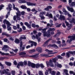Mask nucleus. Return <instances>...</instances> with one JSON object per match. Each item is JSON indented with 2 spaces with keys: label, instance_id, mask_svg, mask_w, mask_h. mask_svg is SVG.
Masks as SVG:
<instances>
[{
  "label": "nucleus",
  "instance_id": "f257e3e1",
  "mask_svg": "<svg viewBox=\"0 0 75 75\" xmlns=\"http://www.w3.org/2000/svg\"><path fill=\"white\" fill-rule=\"evenodd\" d=\"M58 58L57 57H56L55 58H53L52 60L51 59H50L49 60V62H48V61H46V63L47 66H48V65H50V66L52 67H54V63H53V62L55 63L54 64L55 65V64L57 63V61H58Z\"/></svg>",
  "mask_w": 75,
  "mask_h": 75
},
{
  "label": "nucleus",
  "instance_id": "f03ea898",
  "mask_svg": "<svg viewBox=\"0 0 75 75\" xmlns=\"http://www.w3.org/2000/svg\"><path fill=\"white\" fill-rule=\"evenodd\" d=\"M28 42H29V43H30V44H31V45L30 46L29 45H28V46H26V48L27 49H28V48H30V47H33V45L35 46H36L37 45V44L36 42H34L31 40H29Z\"/></svg>",
  "mask_w": 75,
  "mask_h": 75
},
{
  "label": "nucleus",
  "instance_id": "7ed1b4c3",
  "mask_svg": "<svg viewBox=\"0 0 75 75\" xmlns=\"http://www.w3.org/2000/svg\"><path fill=\"white\" fill-rule=\"evenodd\" d=\"M68 38L70 39L69 40L68 39L67 41V42L70 43V42H72L73 40H75V35H73L72 36H69L68 37Z\"/></svg>",
  "mask_w": 75,
  "mask_h": 75
},
{
  "label": "nucleus",
  "instance_id": "20e7f679",
  "mask_svg": "<svg viewBox=\"0 0 75 75\" xmlns=\"http://www.w3.org/2000/svg\"><path fill=\"white\" fill-rule=\"evenodd\" d=\"M55 29L54 28H50L48 30L47 32V37H51V34H50V33L51 31H55Z\"/></svg>",
  "mask_w": 75,
  "mask_h": 75
},
{
  "label": "nucleus",
  "instance_id": "39448f33",
  "mask_svg": "<svg viewBox=\"0 0 75 75\" xmlns=\"http://www.w3.org/2000/svg\"><path fill=\"white\" fill-rule=\"evenodd\" d=\"M26 37L23 35L21 36V37L19 38V40L21 41L20 43V48H21L22 47H23V42H22V41L23 40H26Z\"/></svg>",
  "mask_w": 75,
  "mask_h": 75
},
{
  "label": "nucleus",
  "instance_id": "423d86ee",
  "mask_svg": "<svg viewBox=\"0 0 75 75\" xmlns=\"http://www.w3.org/2000/svg\"><path fill=\"white\" fill-rule=\"evenodd\" d=\"M46 30H47V28L43 29L42 31V33H43L44 37H47V32H46Z\"/></svg>",
  "mask_w": 75,
  "mask_h": 75
},
{
  "label": "nucleus",
  "instance_id": "0eeeda50",
  "mask_svg": "<svg viewBox=\"0 0 75 75\" xmlns=\"http://www.w3.org/2000/svg\"><path fill=\"white\" fill-rule=\"evenodd\" d=\"M42 34V33H38V35H38H36V39H37L38 41V42H40L41 41V38H40V35H41Z\"/></svg>",
  "mask_w": 75,
  "mask_h": 75
},
{
  "label": "nucleus",
  "instance_id": "6e6552de",
  "mask_svg": "<svg viewBox=\"0 0 75 75\" xmlns=\"http://www.w3.org/2000/svg\"><path fill=\"white\" fill-rule=\"evenodd\" d=\"M28 65L29 67H31L32 68H34L35 67V64L34 63H32L30 62H28Z\"/></svg>",
  "mask_w": 75,
  "mask_h": 75
},
{
  "label": "nucleus",
  "instance_id": "1a4fd4ad",
  "mask_svg": "<svg viewBox=\"0 0 75 75\" xmlns=\"http://www.w3.org/2000/svg\"><path fill=\"white\" fill-rule=\"evenodd\" d=\"M8 49V47L7 45H4V47L2 48V50H4L5 52H7Z\"/></svg>",
  "mask_w": 75,
  "mask_h": 75
},
{
  "label": "nucleus",
  "instance_id": "9d476101",
  "mask_svg": "<svg viewBox=\"0 0 75 75\" xmlns=\"http://www.w3.org/2000/svg\"><path fill=\"white\" fill-rule=\"evenodd\" d=\"M27 4L28 6H37V4L35 3H31V2H27Z\"/></svg>",
  "mask_w": 75,
  "mask_h": 75
},
{
  "label": "nucleus",
  "instance_id": "9b49d317",
  "mask_svg": "<svg viewBox=\"0 0 75 75\" xmlns=\"http://www.w3.org/2000/svg\"><path fill=\"white\" fill-rule=\"evenodd\" d=\"M8 8H7L6 10H8V11H11V8H12V5L11 4H9L8 5Z\"/></svg>",
  "mask_w": 75,
  "mask_h": 75
},
{
  "label": "nucleus",
  "instance_id": "f8f14e48",
  "mask_svg": "<svg viewBox=\"0 0 75 75\" xmlns=\"http://www.w3.org/2000/svg\"><path fill=\"white\" fill-rule=\"evenodd\" d=\"M20 66H24V64H23V62H20L19 63L17 64V67L18 68H20Z\"/></svg>",
  "mask_w": 75,
  "mask_h": 75
},
{
  "label": "nucleus",
  "instance_id": "ddd939ff",
  "mask_svg": "<svg viewBox=\"0 0 75 75\" xmlns=\"http://www.w3.org/2000/svg\"><path fill=\"white\" fill-rule=\"evenodd\" d=\"M45 51L46 52H48V54H55V53H57V52H54V53H51V52H52V50H48V49H47L45 50Z\"/></svg>",
  "mask_w": 75,
  "mask_h": 75
},
{
  "label": "nucleus",
  "instance_id": "4468645a",
  "mask_svg": "<svg viewBox=\"0 0 75 75\" xmlns=\"http://www.w3.org/2000/svg\"><path fill=\"white\" fill-rule=\"evenodd\" d=\"M59 19H60V20H65V16L62 15H61L60 16L59 18Z\"/></svg>",
  "mask_w": 75,
  "mask_h": 75
},
{
  "label": "nucleus",
  "instance_id": "2eb2a0df",
  "mask_svg": "<svg viewBox=\"0 0 75 75\" xmlns=\"http://www.w3.org/2000/svg\"><path fill=\"white\" fill-rule=\"evenodd\" d=\"M52 70L51 69H49L48 71L46 70V72H45V75H47L48 74V72H49L51 74V71Z\"/></svg>",
  "mask_w": 75,
  "mask_h": 75
},
{
  "label": "nucleus",
  "instance_id": "dca6fc26",
  "mask_svg": "<svg viewBox=\"0 0 75 75\" xmlns=\"http://www.w3.org/2000/svg\"><path fill=\"white\" fill-rule=\"evenodd\" d=\"M36 51H37L39 52H42V48L40 47H38L36 49Z\"/></svg>",
  "mask_w": 75,
  "mask_h": 75
},
{
  "label": "nucleus",
  "instance_id": "f3484780",
  "mask_svg": "<svg viewBox=\"0 0 75 75\" xmlns=\"http://www.w3.org/2000/svg\"><path fill=\"white\" fill-rule=\"evenodd\" d=\"M67 7L69 11H71V13H73V12L74 11V9H73L72 8H70L69 6H67Z\"/></svg>",
  "mask_w": 75,
  "mask_h": 75
},
{
  "label": "nucleus",
  "instance_id": "a211bd4d",
  "mask_svg": "<svg viewBox=\"0 0 75 75\" xmlns=\"http://www.w3.org/2000/svg\"><path fill=\"white\" fill-rule=\"evenodd\" d=\"M17 16V18L18 20H19V21L20 20H21V18L20 17V16H21V13H17L16 14Z\"/></svg>",
  "mask_w": 75,
  "mask_h": 75
},
{
  "label": "nucleus",
  "instance_id": "6ab92c4d",
  "mask_svg": "<svg viewBox=\"0 0 75 75\" xmlns=\"http://www.w3.org/2000/svg\"><path fill=\"white\" fill-rule=\"evenodd\" d=\"M28 57H31L32 58H37V57H38V54H36L31 56H28Z\"/></svg>",
  "mask_w": 75,
  "mask_h": 75
},
{
  "label": "nucleus",
  "instance_id": "aec40b11",
  "mask_svg": "<svg viewBox=\"0 0 75 75\" xmlns=\"http://www.w3.org/2000/svg\"><path fill=\"white\" fill-rule=\"evenodd\" d=\"M3 23H5L7 25L10 24V22H8V21H7L6 19H5L4 20Z\"/></svg>",
  "mask_w": 75,
  "mask_h": 75
},
{
  "label": "nucleus",
  "instance_id": "412c9836",
  "mask_svg": "<svg viewBox=\"0 0 75 75\" xmlns=\"http://www.w3.org/2000/svg\"><path fill=\"white\" fill-rule=\"evenodd\" d=\"M18 3H26L27 1L25 0H20L18 1Z\"/></svg>",
  "mask_w": 75,
  "mask_h": 75
},
{
  "label": "nucleus",
  "instance_id": "4be33fe9",
  "mask_svg": "<svg viewBox=\"0 0 75 75\" xmlns=\"http://www.w3.org/2000/svg\"><path fill=\"white\" fill-rule=\"evenodd\" d=\"M11 25V24H9V25H7V30L8 31H11V27L10 26Z\"/></svg>",
  "mask_w": 75,
  "mask_h": 75
},
{
  "label": "nucleus",
  "instance_id": "5701e85b",
  "mask_svg": "<svg viewBox=\"0 0 75 75\" xmlns=\"http://www.w3.org/2000/svg\"><path fill=\"white\" fill-rule=\"evenodd\" d=\"M55 66H57L59 68H61V67H62V65L60 64H58V62L55 64Z\"/></svg>",
  "mask_w": 75,
  "mask_h": 75
},
{
  "label": "nucleus",
  "instance_id": "b1692460",
  "mask_svg": "<svg viewBox=\"0 0 75 75\" xmlns=\"http://www.w3.org/2000/svg\"><path fill=\"white\" fill-rule=\"evenodd\" d=\"M2 35L3 36L6 35V37H11V35H9V34H7L6 33H4V32L2 34Z\"/></svg>",
  "mask_w": 75,
  "mask_h": 75
},
{
  "label": "nucleus",
  "instance_id": "393cba45",
  "mask_svg": "<svg viewBox=\"0 0 75 75\" xmlns=\"http://www.w3.org/2000/svg\"><path fill=\"white\" fill-rule=\"evenodd\" d=\"M75 18H72V20L71 21H70V23H71V24H72V23H74V24H75Z\"/></svg>",
  "mask_w": 75,
  "mask_h": 75
},
{
  "label": "nucleus",
  "instance_id": "a878e982",
  "mask_svg": "<svg viewBox=\"0 0 75 75\" xmlns=\"http://www.w3.org/2000/svg\"><path fill=\"white\" fill-rule=\"evenodd\" d=\"M14 10H16L17 11V13H16V14H19L20 13H21V12L19 11V10H18V8L17 7H15L14 9H13Z\"/></svg>",
  "mask_w": 75,
  "mask_h": 75
},
{
  "label": "nucleus",
  "instance_id": "bb28decb",
  "mask_svg": "<svg viewBox=\"0 0 75 75\" xmlns=\"http://www.w3.org/2000/svg\"><path fill=\"white\" fill-rule=\"evenodd\" d=\"M5 64L8 66V67H10L11 65V63L9 62H5Z\"/></svg>",
  "mask_w": 75,
  "mask_h": 75
},
{
  "label": "nucleus",
  "instance_id": "cd10ccee",
  "mask_svg": "<svg viewBox=\"0 0 75 75\" xmlns=\"http://www.w3.org/2000/svg\"><path fill=\"white\" fill-rule=\"evenodd\" d=\"M62 14H65V15H67V14H69V13H68V11H66V10H65L63 12Z\"/></svg>",
  "mask_w": 75,
  "mask_h": 75
},
{
  "label": "nucleus",
  "instance_id": "c85d7f7f",
  "mask_svg": "<svg viewBox=\"0 0 75 75\" xmlns=\"http://www.w3.org/2000/svg\"><path fill=\"white\" fill-rule=\"evenodd\" d=\"M75 2H72L69 5H70V7H74V6H75Z\"/></svg>",
  "mask_w": 75,
  "mask_h": 75
},
{
  "label": "nucleus",
  "instance_id": "c756f323",
  "mask_svg": "<svg viewBox=\"0 0 75 75\" xmlns=\"http://www.w3.org/2000/svg\"><path fill=\"white\" fill-rule=\"evenodd\" d=\"M8 72H7L6 69L4 70L3 71H1V74H7Z\"/></svg>",
  "mask_w": 75,
  "mask_h": 75
},
{
  "label": "nucleus",
  "instance_id": "7c9ffc66",
  "mask_svg": "<svg viewBox=\"0 0 75 75\" xmlns=\"http://www.w3.org/2000/svg\"><path fill=\"white\" fill-rule=\"evenodd\" d=\"M15 42L16 43H17V44H19L20 43V40L18 39H16Z\"/></svg>",
  "mask_w": 75,
  "mask_h": 75
},
{
  "label": "nucleus",
  "instance_id": "2f4dec72",
  "mask_svg": "<svg viewBox=\"0 0 75 75\" xmlns=\"http://www.w3.org/2000/svg\"><path fill=\"white\" fill-rule=\"evenodd\" d=\"M68 70L67 69H64V72L66 74V75H69L68 73Z\"/></svg>",
  "mask_w": 75,
  "mask_h": 75
},
{
  "label": "nucleus",
  "instance_id": "473e14b6",
  "mask_svg": "<svg viewBox=\"0 0 75 75\" xmlns=\"http://www.w3.org/2000/svg\"><path fill=\"white\" fill-rule=\"evenodd\" d=\"M52 47H54V48H55L57 49L58 48V47L57 46V45L54 44L52 45Z\"/></svg>",
  "mask_w": 75,
  "mask_h": 75
},
{
  "label": "nucleus",
  "instance_id": "72a5a7b5",
  "mask_svg": "<svg viewBox=\"0 0 75 75\" xmlns=\"http://www.w3.org/2000/svg\"><path fill=\"white\" fill-rule=\"evenodd\" d=\"M21 8H22V9H27V7H26L25 6L22 5L21 6Z\"/></svg>",
  "mask_w": 75,
  "mask_h": 75
},
{
  "label": "nucleus",
  "instance_id": "f704fd0d",
  "mask_svg": "<svg viewBox=\"0 0 75 75\" xmlns=\"http://www.w3.org/2000/svg\"><path fill=\"white\" fill-rule=\"evenodd\" d=\"M20 55H25L26 53L25 52H21L19 54Z\"/></svg>",
  "mask_w": 75,
  "mask_h": 75
},
{
  "label": "nucleus",
  "instance_id": "c9c22d12",
  "mask_svg": "<svg viewBox=\"0 0 75 75\" xmlns=\"http://www.w3.org/2000/svg\"><path fill=\"white\" fill-rule=\"evenodd\" d=\"M0 54H1L2 55H8V53H4L0 51Z\"/></svg>",
  "mask_w": 75,
  "mask_h": 75
},
{
  "label": "nucleus",
  "instance_id": "e433bc0d",
  "mask_svg": "<svg viewBox=\"0 0 75 75\" xmlns=\"http://www.w3.org/2000/svg\"><path fill=\"white\" fill-rule=\"evenodd\" d=\"M46 14V12H40V14L39 15H41V16H43V14Z\"/></svg>",
  "mask_w": 75,
  "mask_h": 75
},
{
  "label": "nucleus",
  "instance_id": "4c0bfd02",
  "mask_svg": "<svg viewBox=\"0 0 75 75\" xmlns=\"http://www.w3.org/2000/svg\"><path fill=\"white\" fill-rule=\"evenodd\" d=\"M39 16L40 18H41V20H44L45 18V17H44V16H42L41 15H39Z\"/></svg>",
  "mask_w": 75,
  "mask_h": 75
},
{
  "label": "nucleus",
  "instance_id": "58836bf2",
  "mask_svg": "<svg viewBox=\"0 0 75 75\" xmlns=\"http://www.w3.org/2000/svg\"><path fill=\"white\" fill-rule=\"evenodd\" d=\"M38 73L39 75H43V73H42V71H39Z\"/></svg>",
  "mask_w": 75,
  "mask_h": 75
},
{
  "label": "nucleus",
  "instance_id": "ea45409f",
  "mask_svg": "<svg viewBox=\"0 0 75 75\" xmlns=\"http://www.w3.org/2000/svg\"><path fill=\"white\" fill-rule=\"evenodd\" d=\"M40 64L39 63L37 64H35V67L36 68H38L40 67Z\"/></svg>",
  "mask_w": 75,
  "mask_h": 75
},
{
  "label": "nucleus",
  "instance_id": "a19ab883",
  "mask_svg": "<svg viewBox=\"0 0 75 75\" xmlns=\"http://www.w3.org/2000/svg\"><path fill=\"white\" fill-rule=\"evenodd\" d=\"M56 72L54 71H52L51 72V75H55Z\"/></svg>",
  "mask_w": 75,
  "mask_h": 75
},
{
  "label": "nucleus",
  "instance_id": "79ce46f5",
  "mask_svg": "<svg viewBox=\"0 0 75 75\" xmlns=\"http://www.w3.org/2000/svg\"><path fill=\"white\" fill-rule=\"evenodd\" d=\"M66 56L67 57V58H69V57H70V54L69 52L66 53Z\"/></svg>",
  "mask_w": 75,
  "mask_h": 75
},
{
  "label": "nucleus",
  "instance_id": "37998d69",
  "mask_svg": "<svg viewBox=\"0 0 75 75\" xmlns=\"http://www.w3.org/2000/svg\"><path fill=\"white\" fill-rule=\"evenodd\" d=\"M8 16H10V12H8L7 13V14L6 15V18H7L8 17Z\"/></svg>",
  "mask_w": 75,
  "mask_h": 75
},
{
  "label": "nucleus",
  "instance_id": "c03bdc74",
  "mask_svg": "<svg viewBox=\"0 0 75 75\" xmlns=\"http://www.w3.org/2000/svg\"><path fill=\"white\" fill-rule=\"evenodd\" d=\"M57 57L58 58V59H62L63 58V57H62L61 56L59 55L57 57Z\"/></svg>",
  "mask_w": 75,
  "mask_h": 75
},
{
  "label": "nucleus",
  "instance_id": "a18cd8bd",
  "mask_svg": "<svg viewBox=\"0 0 75 75\" xmlns=\"http://www.w3.org/2000/svg\"><path fill=\"white\" fill-rule=\"evenodd\" d=\"M4 6L3 5H0V11L3 9V7H4Z\"/></svg>",
  "mask_w": 75,
  "mask_h": 75
},
{
  "label": "nucleus",
  "instance_id": "49530a36",
  "mask_svg": "<svg viewBox=\"0 0 75 75\" xmlns=\"http://www.w3.org/2000/svg\"><path fill=\"white\" fill-rule=\"evenodd\" d=\"M10 40H11L12 41H14V37L11 36L10 38Z\"/></svg>",
  "mask_w": 75,
  "mask_h": 75
},
{
  "label": "nucleus",
  "instance_id": "de8ad7c7",
  "mask_svg": "<svg viewBox=\"0 0 75 75\" xmlns=\"http://www.w3.org/2000/svg\"><path fill=\"white\" fill-rule=\"evenodd\" d=\"M59 34H60V32H59L57 33L54 36V37H58L59 35Z\"/></svg>",
  "mask_w": 75,
  "mask_h": 75
},
{
  "label": "nucleus",
  "instance_id": "09e8293b",
  "mask_svg": "<svg viewBox=\"0 0 75 75\" xmlns=\"http://www.w3.org/2000/svg\"><path fill=\"white\" fill-rule=\"evenodd\" d=\"M49 55L47 54H43L41 55V57H47Z\"/></svg>",
  "mask_w": 75,
  "mask_h": 75
},
{
  "label": "nucleus",
  "instance_id": "8fccbe9b",
  "mask_svg": "<svg viewBox=\"0 0 75 75\" xmlns=\"http://www.w3.org/2000/svg\"><path fill=\"white\" fill-rule=\"evenodd\" d=\"M40 65V67H41V68H44L45 67V66H44L43 64H41Z\"/></svg>",
  "mask_w": 75,
  "mask_h": 75
},
{
  "label": "nucleus",
  "instance_id": "3c124183",
  "mask_svg": "<svg viewBox=\"0 0 75 75\" xmlns=\"http://www.w3.org/2000/svg\"><path fill=\"white\" fill-rule=\"evenodd\" d=\"M25 49V47H21L20 48V50L21 51H23L24 50V49Z\"/></svg>",
  "mask_w": 75,
  "mask_h": 75
},
{
  "label": "nucleus",
  "instance_id": "603ef678",
  "mask_svg": "<svg viewBox=\"0 0 75 75\" xmlns=\"http://www.w3.org/2000/svg\"><path fill=\"white\" fill-rule=\"evenodd\" d=\"M22 31V28H19V29L18 30V31L19 33L20 32H21Z\"/></svg>",
  "mask_w": 75,
  "mask_h": 75
},
{
  "label": "nucleus",
  "instance_id": "864d4df0",
  "mask_svg": "<svg viewBox=\"0 0 75 75\" xmlns=\"http://www.w3.org/2000/svg\"><path fill=\"white\" fill-rule=\"evenodd\" d=\"M24 65H26L27 64V61H25L24 62Z\"/></svg>",
  "mask_w": 75,
  "mask_h": 75
},
{
  "label": "nucleus",
  "instance_id": "5fc2aeb1",
  "mask_svg": "<svg viewBox=\"0 0 75 75\" xmlns=\"http://www.w3.org/2000/svg\"><path fill=\"white\" fill-rule=\"evenodd\" d=\"M27 27L28 28H29V29H30V28H31V25H30L29 24L28 25H27Z\"/></svg>",
  "mask_w": 75,
  "mask_h": 75
},
{
  "label": "nucleus",
  "instance_id": "6e6d98bb",
  "mask_svg": "<svg viewBox=\"0 0 75 75\" xmlns=\"http://www.w3.org/2000/svg\"><path fill=\"white\" fill-rule=\"evenodd\" d=\"M24 14H25V12L24 11H22L21 13V15H24Z\"/></svg>",
  "mask_w": 75,
  "mask_h": 75
},
{
  "label": "nucleus",
  "instance_id": "4d7b16f0",
  "mask_svg": "<svg viewBox=\"0 0 75 75\" xmlns=\"http://www.w3.org/2000/svg\"><path fill=\"white\" fill-rule=\"evenodd\" d=\"M65 23L66 25L67 26H68V25H69V23L66 21H65Z\"/></svg>",
  "mask_w": 75,
  "mask_h": 75
},
{
  "label": "nucleus",
  "instance_id": "13d9d810",
  "mask_svg": "<svg viewBox=\"0 0 75 75\" xmlns=\"http://www.w3.org/2000/svg\"><path fill=\"white\" fill-rule=\"evenodd\" d=\"M30 52L32 53H33V52H35V49H33V50H31L30 51Z\"/></svg>",
  "mask_w": 75,
  "mask_h": 75
},
{
  "label": "nucleus",
  "instance_id": "bf43d9fd",
  "mask_svg": "<svg viewBox=\"0 0 75 75\" xmlns=\"http://www.w3.org/2000/svg\"><path fill=\"white\" fill-rule=\"evenodd\" d=\"M69 65H71V66H73L74 65V64L72 62H70L69 63Z\"/></svg>",
  "mask_w": 75,
  "mask_h": 75
},
{
  "label": "nucleus",
  "instance_id": "052dcab7",
  "mask_svg": "<svg viewBox=\"0 0 75 75\" xmlns=\"http://www.w3.org/2000/svg\"><path fill=\"white\" fill-rule=\"evenodd\" d=\"M49 18H52V14L50 13L49 14Z\"/></svg>",
  "mask_w": 75,
  "mask_h": 75
},
{
  "label": "nucleus",
  "instance_id": "680f3d73",
  "mask_svg": "<svg viewBox=\"0 0 75 75\" xmlns=\"http://www.w3.org/2000/svg\"><path fill=\"white\" fill-rule=\"evenodd\" d=\"M53 18L54 21H57V18H56V16H54Z\"/></svg>",
  "mask_w": 75,
  "mask_h": 75
},
{
  "label": "nucleus",
  "instance_id": "e2e57ef3",
  "mask_svg": "<svg viewBox=\"0 0 75 75\" xmlns=\"http://www.w3.org/2000/svg\"><path fill=\"white\" fill-rule=\"evenodd\" d=\"M44 10L46 11H49V9H48V8L47 6L46 8H45Z\"/></svg>",
  "mask_w": 75,
  "mask_h": 75
},
{
  "label": "nucleus",
  "instance_id": "0e129e2a",
  "mask_svg": "<svg viewBox=\"0 0 75 75\" xmlns=\"http://www.w3.org/2000/svg\"><path fill=\"white\" fill-rule=\"evenodd\" d=\"M36 11V10H35V8H33L31 10V11H32L33 12H34V11Z\"/></svg>",
  "mask_w": 75,
  "mask_h": 75
},
{
  "label": "nucleus",
  "instance_id": "69168bd1",
  "mask_svg": "<svg viewBox=\"0 0 75 75\" xmlns=\"http://www.w3.org/2000/svg\"><path fill=\"white\" fill-rule=\"evenodd\" d=\"M16 18H17V16H14L13 17V19L14 20H16Z\"/></svg>",
  "mask_w": 75,
  "mask_h": 75
},
{
  "label": "nucleus",
  "instance_id": "338daca9",
  "mask_svg": "<svg viewBox=\"0 0 75 75\" xmlns=\"http://www.w3.org/2000/svg\"><path fill=\"white\" fill-rule=\"evenodd\" d=\"M13 63L14 64V65H17V62L16 61H14Z\"/></svg>",
  "mask_w": 75,
  "mask_h": 75
},
{
  "label": "nucleus",
  "instance_id": "774afa93",
  "mask_svg": "<svg viewBox=\"0 0 75 75\" xmlns=\"http://www.w3.org/2000/svg\"><path fill=\"white\" fill-rule=\"evenodd\" d=\"M61 75L60 72H59V71H57L56 73V75Z\"/></svg>",
  "mask_w": 75,
  "mask_h": 75
}]
</instances>
